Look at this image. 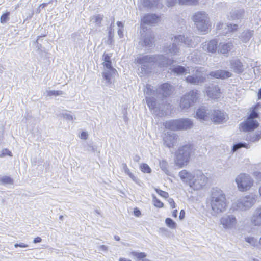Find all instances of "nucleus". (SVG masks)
I'll list each match as a JSON object with an SVG mask.
<instances>
[{"label":"nucleus","instance_id":"1","mask_svg":"<svg viewBox=\"0 0 261 261\" xmlns=\"http://www.w3.org/2000/svg\"><path fill=\"white\" fill-rule=\"evenodd\" d=\"M137 62L141 65L140 67L141 73L143 74H147L151 71L152 65L157 63L161 67H168L173 63L174 60L169 59L162 55H146L136 59Z\"/></svg>","mask_w":261,"mask_h":261},{"label":"nucleus","instance_id":"2","mask_svg":"<svg viewBox=\"0 0 261 261\" xmlns=\"http://www.w3.org/2000/svg\"><path fill=\"white\" fill-rule=\"evenodd\" d=\"M210 204L213 216H217L226 210L227 204L225 193L219 188H213L211 191Z\"/></svg>","mask_w":261,"mask_h":261},{"label":"nucleus","instance_id":"3","mask_svg":"<svg viewBox=\"0 0 261 261\" xmlns=\"http://www.w3.org/2000/svg\"><path fill=\"white\" fill-rule=\"evenodd\" d=\"M192 36H186L185 35H179L174 36L171 38L173 41L172 44H167L163 49L164 52L166 54L174 56L178 55L180 53V48L178 45L183 44L186 47H192L194 45Z\"/></svg>","mask_w":261,"mask_h":261},{"label":"nucleus","instance_id":"4","mask_svg":"<svg viewBox=\"0 0 261 261\" xmlns=\"http://www.w3.org/2000/svg\"><path fill=\"white\" fill-rule=\"evenodd\" d=\"M192 152L193 147L190 144H186L179 147L175 153V164L179 168L186 165L189 162Z\"/></svg>","mask_w":261,"mask_h":261},{"label":"nucleus","instance_id":"5","mask_svg":"<svg viewBox=\"0 0 261 261\" xmlns=\"http://www.w3.org/2000/svg\"><path fill=\"white\" fill-rule=\"evenodd\" d=\"M219 222L220 227L225 231L236 229L238 226L236 216L231 213H226L222 215Z\"/></svg>","mask_w":261,"mask_h":261},{"label":"nucleus","instance_id":"6","mask_svg":"<svg viewBox=\"0 0 261 261\" xmlns=\"http://www.w3.org/2000/svg\"><path fill=\"white\" fill-rule=\"evenodd\" d=\"M193 20L196 28L202 32L207 31L210 26L209 18L207 14L203 11H199L194 14Z\"/></svg>","mask_w":261,"mask_h":261},{"label":"nucleus","instance_id":"7","mask_svg":"<svg viewBox=\"0 0 261 261\" xmlns=\"http://www.w3.org/2000/svg\"><path fill=\"white\" fill-rule=\"evenodd\" d=\"M235 181L239 190L241 192L249 190L253 184V180L251 177L245 173H241L237 176Z\"/></svg>","mask_w":261,"mask_h":261},{"label":"nucleus","instance_id":"8","mask_svg":"<svg viewBox=\"0 0 261 261\" xmlns=\"http://www.w3.org/2000/svg\"><path fill=\"white\" fill-rule=\"evenodd\" d=\"M256 202L255 196L248 195L240 198L236 202L237 209L242 211L249 210Z\"/></svg>","mask_w":261,"mask_h":261},{"label":"nucleus","instance_id":"9","mask_svg":"<svg viewBox=\"0 0 261 261\" xmlns=\"http://www.w3.org/2000/svg\"><path fill=\"white\" fill-rule=\"evenodd\" d=\"M198 98L197 91L191 90L181 98L180 106L182 109H187L197 102Z\"/></svg>","mask_w":261,"mask_h":261},{"label":"nucleus","instance_id":"10","mask_svg":"<svg viewBox=\"0 0 261 261\" xmlns=\"http://www.w3.org/2000/svg\"><path fill=\"white\" fill-rule=\"evenodd\" d=\"M201 69V68H195L193 74L186 77V81L194 85H198L203 83L205 80V77Z\"/></svg>","mask_w":261,"mask_h":261},{"label":"nucleus","instance_id":"11","mask_svg":"<svg viewBox=\"0 0 261 261\" xmlns=\"http://www.w3.org/2000/svg\"><path fill=\"white\" fill-rule=\"evenodd\" d=\"M207 178L200 170L194 171V177L192 179V185L195 190H199L205 185Z\"/></svg>","mask_w":261,"mask_h":261},{"label":"nucleus","instance_id":"12","mask_svg":"<svg viewBox=\"0 0 261 261\" xmlns=\"http://www.w3.org/2000/svg\"><path fill=\"white\" fill-rule=\"evenodd\" d=\"M210 119L216 124H221L226 122L228 116L223 110H214L212 112Z\"/></svg>","mask_w":261,"mask_h":261},{"label":"nucleus","instance_id":"13","mask_svg":"<svg viewBox=\"0 0 261 261\" xmlns=\"http://www.w3.org/2000/svg\"><path fill=\"white\" fill-rule=\"evenodd\" d=\"M173 90L174 87L170 84L166 83L162 84L156 90V93L161 94L164 97H167L173 93Z\"/></svg>","mask_w":261,"mask_h":261},{"label":"nucleus","instance_id":"14","mask_svg":"<svg viewBox=\"0 0 261 261\" xmlns=\"http://www.w3.org/2000/svg\"><path fill=\"white\" fill-rule=\"evenodd\" d=\"M178 136L174 133L165 134L164 137V144L167 147L170 148L174 147L177 142Z\"/></svg>","mask_w":261,"mask_h":261},{"label":"nucleus","instance_id":"15","mask_svg":"<svg viewBox=\"0 0 261 261\" xmlns=\"http://www.w3.org/2000/svg\"><path fill=\"white\" fill-rule=\"evenodd\" d=\"M202 48L208 53H215L218 50V41L216 39H212L207 42L202 43Z\"/></svg>","mask_w":261,"mask_h":261},{"label":"nucleus","instance_id":"16","mask_svg":"<svg viewBox=\"0 0 261 261\" xmlns=\"http://www.w3.org/2000/svg\"><path fill=\"white\" fill-rule=\"evenodd\" d=\"M259 125V123L255 120L251 118H248L245 122L241 124L242 129L244 132H248L254 130Z\"/></svg>","mask_w":261,"mask_h":261},{"label":"nucleus","instance_id":"17","mask_svg":"<svg viewBox=\"0 0 261 261\" xmlns=\"http://www.w3.org/2000/svg\"><path fill=\"white\" fill-rule=\"evenodd\" d=\"M211 113V110L205 107H201L196 111V116L200 120L206 121L210 119Z\"/></svg>","mask_w":261,"mask_h":261},{"label":"nucleus","instance_id":"18","mask_svg":"<svg viewBox=\"0 0 261 261\" xmlns=\"http://www.w3.org/2000/svg\"><path fill=\"white\" fill-rule=\"evenodd\" d=\"M250 221L255 226H261V206L257 207L253 212Z\"/></svg>","mask_w":261,"mask_h":261},{"label":"nucleus","instance_id":"19","mask_svg":"<svg viewBox=\"0 0 261 261\" xmlns=\"http://www.w3.org/2000/svg\"><path fill=\"white\" fill-rule=\"evenodd\" d=\"M206 94L211 99H218L221 96L220 89L218 86H210L207 88Z\"/></svg>","mask_w":261,"mask_h":261},{"label":"nucleus","instance_id":"20","mask_svg":"<svg viewBox=\"0 0 261 261\" xmlns=\"http://www.w3.org/2000/svg\"><path fill=\"white\" fill-rule=\"evenodd\" d=\"M179 175L183 182L188 183L190 187H192V183L194 177V171L190 173L186 170H182L179 172Z\"/></svg>","mask_w":261,"mask_h":261},{"label":"nucleus","instance_id":"21","mask_svg":"<svg viewBox=\"0 0 261 261\" xmlns=\"http://www.w3.org/2000/svg\"><path fill=\"white\" fill-rule=\"evenodd\" d=\"M142 21L145 24L152 25L160 21V17L154 14H147L143 17Z\"/></svg>","mask_w":261,"mask_h":261},{"label":"nucleus","instance_id":"22","mask_svg":"<svg viewBox=\"0 0 261 261\" xmlns=\"http://www.w3.org/2000/svg\"><path fill=\"white\" fill-rule=\"evenodd\" d=\"M209 74L212 77L222 79L231 77L232 75V74L230 72L223 70H218L215 71H212Z\"/></svg>","mask_w":261,"mask_h":261},{"label":"nucleus","instance_id":"23","mask_svg":"<svg viewBox=\"0 0 261 261\" xmlns=\"http://www.w3.org/2000/svg\"><path fill=\"white\" fill-rule=\"evenodd\" d=\"M233 48V43L229 42L227 43H220L218 51L221 54L226 55L231 51Z\"/></svg>","mask_w":261,"mask_h":261},{"label":"nucleus","instance_id":"24","mask_svg":"<svg viewBox=\"0 0 261 261\" xmlns=\"http://www.w3.org/2000/svg\"><path fill=\"white\" fill-rule=\"evenodd\" d=\"M238 26L237 24L219 23L217 28L219 30H221L223 29H226L227 30L226 31H222V33L227 34L228 33V32H232L237 31L238 29Z\"/></svg>","mask_w":261,"mask_h":261},{"label":"nucleus","instance_id":"25","mask_svg":"<svg viewBox=\"0 0 261 261\" xmlns=\"http://www.w3.org/2000/svg\"><path fill=\"white\" fill-rule=\"evenodd\" d=\"M244 10L243 9H233L230 12V17L231 20H240L244 16Z\"/></svg>","mask_w":261,"mask_h":261},{"label":"nucleus","instance_id":"26","mask_svg":"<svg viewBox=\"0 0 261 261\" xmlns=\"http://www.w3.org/2000/svg\"><path fill=\"white\" fill-rule=\"evenodd\" d=\"M116 72L115 69L105 70L102 73V77L105 85L109 86L111 84V77Z\"/></svg>","mask_w":261,"mask_h":261},{"label":"nucleus","instance_id":"27","mask_svg":"<svg viewBox=\"0 0 261 261\" xmlns=\"http://www.w3.org/2000/svg\"><path fill=\"white\" fill-rule=\"evenodd\" d=\"M230 66L233 71L237 73H242L244 70L243 65L239 60L235 59L231 60Z\"/></svg>","mask_w":261,"mask_h":261},{"label":"nucleus","instance_id":"28","mask_svg":"<svg viewBox=\"0 0 261 261\" xmlns=\"http://www.w3.org/2000/svg\"><path fill=\"white\" fill-rule=\"evenodd\" d=\"M193 126L192 121L189 119H179V130L191 128Z\"/></svg>","mask_w":261,"mask_h":261},{"label":"nucleus","instance_id":"29","mask_svg":"<svg viewBox=\"0 0 261 261\" xmlns=\"http://www.w3.org/2000/svg\"><path fill=\"white\" fill-rule=\"evenodd\" d=\"M164 126L166 128L172 130H179V119L171 120L164 123Z\"/></svg>","mask_w":261,"mask_h":261},{"label":"nucleus","instance_id":"30","mask_svg":"<svg viewBox=\"0 0 261 261\" xmlns=\"http://www.w3.org/2000/svg\"><path fill=\"white\" fill-rule=\"evenodd\" d=\"M254 34L253 31L249 30L244 31L240 35L239 38L243 43L248 42L250 38L253 36Z\"/></svg>","mask_w":261,"mask_h":261},{"label":"nucleus","instance_id":"31","mask_svg":"<svg viewBox=\"0 0 261 261\" xmlns=\"http://www.w3.org/2000/svg\"><path fill=\"white\" fill-rule=\"evenodd\" d=\"M171 71L177 75H184L187 73H190L189 67L186 68L181 65H177L172 68Z\"/></svg>","mask_w":261,"mask_h":261},{"label":"nucleus","instance_id":"32","mask_svg":"<svg viewBox=\"0 0 261 261\" xmlns=\"http://www.w3.org/2000/svg\"><path fill=\"white\" fill-rule=\"evenodd\" d=\"M142 36L143 38V42L142 45L145 46H151L153 41V36L152 34L149 32L147 33L144 36L142 34Z\"/></svg>","mask_w":261,"mask_h":261},{"label":"nucleus","instance_id":"33","mask_svg":"<svg viewBox=\"0 0 261 261\" xmlns=\"http://www.w3.org/2000/svg\"><path fill=\"white\" fill-rule=\"evenodd\" d=\"M141 2L144 7L147 8H159V0H141Z\"/></svg>","mask_w":261,"mask_h":261},{"label":"nucleus","instance_id":"34","mask_svg":"<svg viewBox=\"0 0 261 261\" xmlns=\"http://www.w3.org/2000/svg\"><path fill=\"white\" fill-rule=\"evenodd\" d=\"M146 101L149 109L154 110L158 108L156 105V99L154 98L146 96Z\"/></svg>","mask_w":261,"mask_h":261},{"label":"nucleus","instance_id":"35","mask_svg":"<svg viewBox=\"0 0 261 261\" xmlns=\"http://www.w3.org/2000/svg\"><path fill=\"white\" fill-rule=\"evenodd\" d=\"M103 15L102 14H98L95 16H93L92 18L91 21L95 23V25L98 27L101 25V22L103 20Z\"/></svg>","mask_w":261,"mask_h":261},{"label":"nucleus","instance_id":"36","mask_svg":"<svg viewBox=\"0 0 261 261\" xmlns=\"http://www.w3.org/2000/svg\"><path fill=\"white\" fill-rule=\"evenodd\" d=\"M131 255L134 257H136L138 260L143 261V259L146 257L147 255L144 252H140L137 251H132L130 253Z\"/></svg>","mask_w":261,"mask_h":261},{"label":"nucleus","instance_id":"37","mask_svg":"<svg viewBox=\"0 0 261 261\" xmlns=\"http://www.w3.org/2000/svg\"><path fill=\"white\" fill-rule=\"evenodd\" d=\"M245 240L246 242L249 243L251 245L254 247L257 246L258 243L261 245L259 242H258L257 240L253 237H246L245 238ZM259 241H260V240Z\"/></svg>","mask_w":261,"mask_h":261},{"label":"nucleus","instance_id":"38","mask_svg":"<svg viewBox=\"0 0 261 261\" xmlns=\"http://www.w3.org/2000/svg\"><path fill=\"white\" fill-rule=\"evenodd\" d=\"M244 147L246 148H249L250 147L248 144L245 142H239L233 145L232 148V151L233 152L236 151L239 149Z\"/></svg>","mask_w":261,"mask_h":261},{"label":"nucleus","instance_id":"39","mask_svg":"<svg viewBox=\"0 0 261 261\" xmlns=\"http://www.w3.org/2000/svg\"><path fill=\"white\" fill-rule=\"evenodd\" d=\"M144 91V93L147 96H150L154 95L155 91L153 89L152 86L151 85L147 84Z\"/></svg>","mask_w":261,"mask_h":261},{"label":"nucleus","instance_id":"40","mask_svg":"<svg viewBox=\"0 0 261 261\" xmlns=\"http://www.w3.org/2000/svg\"><path fill=\"white\" fill-rule=\"evenodd\" d=\"M1 184H13V180L9 176H4L0 177Z\"/></svg>","mask_w":261,"mask_h":261},{"label":"nucleus","instance_id":"41","mask_svg":"<svg viewBox=\"0 0 261 261\" xmlns=\"http://www.w3.org/2000/svg\"><path fill=\"white\" fill-rule=\"evenodd\" d=\"M45 93H46V96H56L62 95L63 94V91L58 90H46Z\"/></svg>","mask_w":261,"mask_h":261},{"label":"nucleus","instance_id":"42","mask_svg":"<svg viewBox=\"0 0 261 261\" xmlns=\"http://www.w3.org/2000/svg\"><path fill=\"white\" fill-rule=\"evenodd\" d=\"M247 138H248V140L251 142H256L261 138V133H257L255 134H252V135H250L249 137H247Z\"/></svg>","mask_w":261,"mask_h":261},{"label":"nucleus","instance_id":"43","mask_svg":"<svg viewBox=\"0 0 261 261\" xmlns=\"http://www.w3.org/2000/svg\"><path fill=\"white\" fill-rule=\"evenodd\" d=\"M165 223L167 226L171 229H175L176 227V223L170 218H167L166 219Z\"/></svg>","mask_w":261,"mask_h":261},{"label":"nucleus","instance_id":"44","mask_svg":"<svg viewBox=\"0 0 261 261\" xmlns=\"http://www.w3.org/2000/svg\"><path fill=\"white\" fill-rule=\"evenodd\" d=\"M179 4L187 5H195L198 3V0H178Z\"/></svg>","mask_w":261,"mask_h":261},{"label":"nucleus","instance_id":"45","mask_svg":"<svg viewBox=\"0 0 261 261\" xmlns=\"http://www.w3.org/2000/svg\"><path fill=\"white\" fill-rule=\"evenodd\" d=\"M141 170L146 173H150L151 172V169L147 164H142L140 165Z\"/></svg>","mask_w":261,"mask_h":261},{"label":"nucleus","instance_id":"46","mask_svg":"<svg viewBox=\"0 0 261 261\" xmlns=\"http://www.w3.org/2000/svg\"><path fill=\"white\" fill-rule=\"evenodd\" d=\"M61 115L67 120L72 121L75 119V116L67 113H63L61 114Z\"/></svg>","mask_w":261,"mask_h":261},{"label":"nucleus","instance_id":"47","mask_svg":"<svg viewBox=\"0 0 261 261\" xmlns=\"http://www.w3.org/2000/svg\"><path fill=\"white\" fill-rule=\"evenodd\" d=\"M9 15L10 13L9 12H6L4 14H3L0 18V21L2 23H5L9 20Z\"/></svg>","mask_w":261,"mask_h":261},{"label":"nucleus","instance_id":"48","mask_svg":"<svg viewBox=\"0 0 261 261\" xmlns=\"http://www.w3.org/2000/svg\"><path fill=\"white\" fill-rule=\"evenodd\" d=\"M258 105H256L254 109L252 110L248 118H251L253 120H255V118L258 117V114L256 112V110L257 108Z\"/></svg>","mask_w":261,"mask_h":261},{"label":"nucleus","instance_id":"49","mask_svg":"<svg viewBox=\"0 0 261 261\" xmlns=\"http://www.w3.org/2000/svg\"><path fill=\"white\" fill-rule=\"evenodd\" d=\"M153 199L154 201V205L155 206L158 207H163L164 204L160 200L158 199L155 196H153Z\"/></svg>","mask_w":261,"mask_h":261},{"label":"nucleus","instance_id":"50","mask_svg":"<svg viewBox=\"0 0 261 261\" xmlns=\"http://www.w3.org/2000/svg\"><path fill=\"white\" fill-rule=\"evenodd\" d=\"M168 163L165 161H162L160 162V167L165 172L168 171Z\"/></svg>","mask_w":261,"mask_h":261},{"label":"nucleus","instance_id":"51","mask_svg":"<svg viewBox=\"0 0 261 261\" xmlns=\"http://www.w3.org/2000/svg\"><path fill=\"white\" fill-rule=\"evenodd\" d=\"M155 190L156 192V193L162 197L164 198H167L168 197L169 195L167 192L158 189H155Z\"/></svg>","mask_w":261,"mask_h":261},{"label":"nucleus","instance_id":"52","mask_svg":"<svg viewBox=\"0 0 261 261\" xmlns=\"http://www.w3.org/2000/svg\"><path fill=\"white\" fill-rule=\"evenodd\" d=\"M103 65L105 67H106V70L115 69L112 66L111 61H107V62H103Z\"/></svg>","mask_w":261,"mask_h":261},{"label":"nucleus","instance_id":"53","mask_svg":"<svg viewBox=\"0 0 261 261\" xmlns=\"http://www.w3.org/2000/svg\"><path fill=\"white\" fill-rule=\"evenodd\" d=\"M111 57V54H106L105 53L102 56V60L103 61V62L110 61Z\"/></svg>","mask_w":261,"mask_h":261},{"label":"nucleus","instance_id":"54","mask_svg":"<svg viewBox=\"0 0 261 261\" xmlns=\"http://www.w3.org/2000/svg\"><path fill=\"white\" fill-rule=\"evenodd\" d=\"M253 176L256 178V179L260 181H261V172L258 171H255L253 172Z\"/></svg>","mask_w":261,"mask_h":261},{"label":"nucleus","instance_id":"55","mask_svg":"<svg viewBox=\"0 0 261 261\" xmlns=\"http://www.w3.org/2000/svg\"><path fill=\"white\" fill-rule=\"evenodd\" d=\"M176 0H167V5L168 7H172L175 5Z\"/></svg>","mask_w":261,"mask_h":261},{"label":"nucleus","instance_id":"56","mask_svg":"<svg viewBox=\"0 0 261 261\" xmlns=\"http://www.w3.org/2000/svg\"><path fill=\"white\" fill-rule=\"evenodd\" d=\"M15 248H17L18 247H21V248H26L28 247V245L27 244H25L23 243H16L14 244Z\"/></svg>","mask_w":261,"mask_h":261},{"label":"nucleus","instance_id":"57","mask_svg":"<svg viewBox=\"0 0 261 261\" xmlns=\"http://www.w3.org/2000/svg\"><path fill=\"white\" fill-rule=\"evenodd\" d=\"M122 167L124 170V172L127 175L128 173H129L130 171L128 168L127 167V166L126 163H123L122 164Z\"/></svg>","mask_w":261,"mask_h":261},{"label":"nucleus","instance_id":"58","mask_svg":"<svg viewBox=\"0 0 261 261\" xmlns=\"http://www.w3.org/2000/svg\"><path fill=\"white\" fill-rule=\"evenodd\" d=\"M3 154L4 155H8L10 156H12V152L10 151H9L8 149H7L3 150Z\"/></svg>","mask_w":261,"mask_h":261},{"label":"nucleus","instance_id":"59","mask_svg":"<svg viewBox=\"0 0 261 261\" xmlns=\"http://www.w3.org/2000/svg\"><path fill=\"white\" fill-rule=\"evenodd\" d=\"M88 134L86 132H82L81 134V138L84 140L87 139Z\"/></svg>","mask_w":261,"mask_h":261},{"label":"nucleus","instance_id":"60","mask_svg":"<svg viewBox=\"0 0 261 261\" xmlns=\"http://www.w3.org/2000/svg\"><path fill=\"white\" fill-rule=\"evenodd\" d=\"M118 34L120 38L123 37V28H119L118 30Z\"/></svg>","mask_w":261,"mask_h":261},{"label":"nucleus","instance_id":"61","mask_svg":"<svg viewBox=\"0 0 261 261\" xmlns=\"http://www.w3.org/2000/svg\"><path fill=\"white\" fill-rule=\"evenodd\" d=\"M87 150L88 151H91V152H94L95 151V147L94 146L91 145H88L87 147Z\"/></svg>","mask_w":261,"mask_h":261},{"label":"nucleus","instance_id":"62","mask_svg":"<svg viewBox=\"0 0 261 261\" xmlns=\"http://www.w3.org/2000/svg\"><path fill=\"white\" fill-rule=\"evenodd\" d=\"M168 201H169V204L170 205V206L172 208L175 207V203L172 199L170 198L169 199Z\"/></svg>","mask_w":261,"mask_h":261},{"label":"nucleus","instance_id":"63","mask_svg":"<svg viewBox=\"0 0 261 261\" xmlns=\"http://www.w3.org/2000/svg\"><path fill=\"white\" fill-rule=\"evenodd\" d=\"M99 250L100 251H106L108 250V247L104 245H101L99 247Z\"/></svg>","mask_w":261,"mask_h":261},{"label":"nucleus","instance_id":"64","mask_svg":"<svg viewBox=\"0 0 261 261\" xmlns=\"http://www.w3.org/2000/svg\"><path fill=\"white\" fill-rule=\"evenodd\" d=\"M134 182L136 183L139 184V180L133 174L131 176L129 177Z\"/></svg>","mask_w":261,"mask_h":261}]
</instances>
